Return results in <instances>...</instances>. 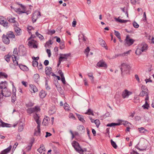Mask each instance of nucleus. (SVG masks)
<instances>
[{
	"instance_id": "obj_33",
	"label": "nucleus",
	"mask_w": 154,
	"mask_h": 154,
	"mask_svg": "<svg viewBox=\"0 0 154 154\" xmlns=\"http://www.w3.org/2000/svg\"><path fill=\"white\" fill-rule=\"evenodd\" d=\"M51 68L50 67H47L45 69L46 74L48 75H49L51 73Z\"/></svg>"
},
{
	"instance_id": "obj_39",
	"label": "nucleus",
	"mask_w": 154,
	"mask_h": 154,
	"mask_svg": "<svg viewBox=\"0 0 154 154\" xmlns=\"http://www.w3.org/2000/svg\"><path fill=\"white\" fill-rule=\"evenodd\" d=\"M78 118L79 120L82 122H85V120L83 116L80 115H78Z\"/></svg>"
},
{
	"instance_id": "obj_43",
	"label": "nucleus",
	"mask_w": 154,
	"mask_h": 154,
	"mask_svg": "<svg viewBox=\"0 0 154 154\" xmlns=\"http://www.w3.org/2000/svg\"><path fill=\"white\" fill-rule=\"evenodd\" d=\"M141 90L142 91H145L147 92L148 91L146 87L144 85H142L141 87Z\"/></svg>"
},
{
	"instance_id": "obj_40",
	"label": "nucleus",
	"mask_w": 154,
	"mask_h": 154,
	"mask_svg": "<svg viewBox=\"0 0 154 154\" xmlns=\"http://www.w3.org/2000/svg\"><path fill=\"white\" fill-rule=\"evenodd\" d=\"M114 33L115 35L119 39H121V37L120 33L118 31L114 30Z\"/></svg>"
},
{
	"instance_id": "obj_14",
	"label": "nucleus",
	"mask_w": 154,
	"mask_h": 154,
	"mask_svg": "<svg viewBox=\"0 0 154 154\" xmlns=\"http://www.w3.org/2000/svg\"><path fill=\"white\" fill-rule=\"evenodd\" d=\"M29 90L32 93H35L38 91V89L35 86L33 85H30Z\"/></svg>"
},
{
	"instance_id": "obj_64",
	"label": "nucleus",
	"mask_w": 154,
	"mask_h": 154,
	"mask_svg": "<svg viewBox=\"0 0 154 154\" xmlns=\"http://www.w3.org/2000/svg\"><path fill=\"white\" fill-rule=\"evenodd\" d=\"M135 113L134 112H133L130 113L129 117L133 118L134 116Z\"/></svg>"
},
{
	"instance_id": "obj_55",
	"label": "nucleus",
	"mask_w": 154,
	"mask_h": 154,
	"mask_svg": "<svg viewBox=\"0 0 154 154\" xmlns=\"http://www.w3.org/2000/svg\"><path fill=\"white\" fill-rule=\"evenodd\" d=\"M130 51H131L130 50V51H129L126 52H125V53H122V54H119V56H125V55L126 54H129V53Z\"/></svg>"
},
{
	"instance_id": "obj_50",
	"label": "nucleus",
	"mask_w": 154,
	"mask_h": 154,
	"mask_svg": "<svg viewBox=\"0 0 154 154\" xmlns=\"http://www.w3.org/2000/svg\"><path fill=\"white\" fill-rule=\"evenodd\" d=\"M35 33L37 36H38L41 40H42L44 39V37L41 34H39L38 32H36Z\"/></svg>"
},
{
	"instance_id": "obj_2",
	"label": "nucleus",
	"mask_w": 154,
	"mask_h": 154,
	"mask_svg": "<svg viewBox=\"0 0 154 154\" xmlns=\"http://www.w3.org/2000/svg\"><path fill=\"white\" fill-rule=\"evenodd\" d=\"M20 7L17 8H15V10L19 14H21L27 12L26 8L25 6L22 4L19 5Z\"/></svg>"
},
{
	"instance_id": "obj_57",
	"label": "nucleus",
	"mask_w": 154,
	"mask_h": 154,
	"mask_svg": "<svg viewBox=\"0 0 154 154\" xmlns=\"http://www.w3.org/2000/svg\"><path fill=\"white\" fill-rule=\"evenodd\" d=\"M90 51V49L88 47L85 50V53L88 56L89 52Z\"/></svg>"
},
{
	"instance_id": "obj_24",
	"label": "nucleus",
	"mask_w": 154,
	"mask_h": 154,
	"mask_svg": "<svg viewBox=\"0 0 154 154\" xmlns=\"http://www.w3.org/2000/svg\"><path fill=\"white\" fill-rule=\"evenodd\" d=\"M7 36L9 38H14L15 37V35L13 33V32L11 31L8 32L7 33Z\"/></svg>"
},
{
	"instance_id": "obj_42",
	"label": "nucleus",
	"mask_w": 154,
	"mask_h": 154,
	"mask_svg": "<svg viewBox=\"0 0 154 154\" xmlns=\"http://www.w3.org/2000/svg\"><path fill=\"white\" fill-rule=\"evenodd\" d=\"M64 108L66 110L69 111V106L66 103L64 104Z\"/></svg>"
},
{
	"instance_id": "obj_18",
	"label": "nucleus",
	"mask_w": 154,
	"mask_h": 154,
	"mask_svg": "<svg viewBox=\"0 0 154 154\" xmlns=\"http://www.w3.org/2000/svg\"><path fill=\"white\" fill-rule=\"evenodd\" d=\"M33 117L38 125H40L41 122L39 120V117L37 114H34Z\"/></svg>"
},
{
	"instance_id": "obj_49",
	"label": "nucleus",
	"mask_w": 154,
	"mask_h": 154,
	"mask_svg": "<svg viewBox=\"0 0 154 154\" xmlns=\"http://www.w3.org/2000/svg\"><path fill=\"white\" fill-rule=\"evenodd\" d=\"M140 0H131V2L133 5H135L137 2L139 3Z\"/></svg>"
},
{
	"instance_id": "obj_8",
	"label": "nucleus",
	"mask_w": 154,
	"mask_h": 154,
	"mask_svg": "<svg viewBox=\"0 0 154 154\" xmlns=\"http://www.w3.org/2000/svg\"><path fill=\"white\" fill-rule=\"evenodd\" d=\"M132 94V92L129 91L125 89L122 92V96L123 98L125 99V98H128L129 96Z\"/></svg>"
},
{
	"instance_id": "obj_22",
	"label": "nucleus",
	"mask_w": 154,
	"mask_h": 154,
	"mask_svg": "<svg viewBox=\"0 0 154 154\" xmlns=\"http://www.w3.org/2000/svg\"><path fill=\"white\" fill-rule=\"evenodd\" d=\"M14 29L17 35H19L21 34V30L19 27H16L14 28Z\"/></svg>"
},
{
	"instance_id": "obj_56",
	"label": "nucleus",
	"mask_w": 154,
	"mask_h": 154,
	"mask_svg": "<svg viewBox=\"0 0 154 154\" xmlns=\"http://www.w3.org/2000/svg\"><path fill=\"white\" fill-rule=\"evenodd\" d=\"M46 52L48 54V57H50L51 55L50 50L48 49H47L46 50Z\"/></svg>"
},
{
	"instance_id": "obj_15",
	"label": "nucleus",
	"mask_w": 154,
	"mask_h": 154,
	"mask_svg": "<svg viewBox=\"0 0 154 154\" xmlns=\"http://www.w3.org/2000/svg\"><path fill=\"white\" fill-rule=\"evenodd\" d=\"M2 41L5 44H8L10 42V40L5 35H3L2 37Z\"/></svg>"
},
{
	"instance_id": "obj_60",
	"label": "nucleus",
	"mask_w": 154,
	"mask_h": 154,
	"mask_svg": "<svg viewBox=\"0 0 154 154\" xmlns=\"http://www.w3.org/2000/svg\"><path fill=\"white\" fill-rule=\"evenodd\" d=\"M52 44V42L51 40H49V41L46 42L45 46H46V45L49 46L50 45H51Z\"/></svg>"
},
{
	"instance_id": "obj_4",
	"label": "nucleus",
	"mask_w": 154,
	"mask_h": 154,
	"mask_svg": "<svg viewBox=\"0 0 154 154\" xmlns=\"http://www.w3.org/2000/svg\"><path fill=\"white\" fill-rule=\"evenodd\" d=\"M131 68L130 66L126 63H122L121 66V70L122 73L123 72L129 70Z\"/></svg>"
},
{
	"instance_id": "obj_54",
	"label": "nucleus",
	"mask_w": 154,
	"mask_h": 154,
	"mask_svg": "<svg viewBox=\"0 0 154 154\" xmlns=\"http://www.w3.org/2000/svg\"><path fill=\"white\" fill-rule=\"evenodd\" d=\"M117 21L121 23H125L127 22V20H122L120 19H117Z\"/></svg>"
},
{
	"instance_id": "obj_28",
	"label": "nucleus",
	"mask_w": 154,
	"mask_h": 154,
	"mask_svg": "<svg viewBox=\"0 0 154 154\" xmlns=\"http://www.w3.org/2000/svg\"><path fill=\"white\" fill-rule=\"evenodd\" d=\"M7 19L8 21L11 23H14L15 22V18L14 17L9 16L7 17Z\"/></svg>"
},
{
	"instance_id": "obj_12",
	"label": "nucleus",
	"mask_w": 154,
	"mask_h": 154,
	"mask_svg": "<svg viewBox=\"0 0 154 154\" xmlns=\"http://www.w3.org/2000/svg\"><path fill=\"white\" fill-rule=\"evenodd\" d=\"M40 127V125H38L36 128L35 129L34 134L36 136H40L41 135V133Z\"/></svg>"
},
{
	"instance_id": "obj_59",
	"label": "nucleus",
	"mask_w": 154,
	"mask_h": 154,
	"mask_svg": "<svg viewBox=\"0 0 154 154\" xmlns=\"http://www.w3.org/2000/svg\"><path fill=\"white\" fill-rule=\"evenodd\" d=\"M33 105V103H32L31 102H29L28 103V104H26V107H32Z\"/></svg>"
},
{
	"instance_id": "obj_52",
	"label": "nucleus",
	"mask_w": 154,
	"mask_h": 154,
	"mask_svg": "<svg viewBox=\"0 0 154 154\" xmlns=\"http://www.w3.org/2000/svg\"><path fill=\"white\" fill-rule=\"evenodd\" d=\"M133 25L134 27L135 28H138L139 26V25L135 21H134L133 23Z\"/></svg>"
},
{
	"instance_id": "obj_35",
	"label": "nucleus",
	"mask_w": 154,
	"mask_h": 154,
	"mask_svg": "<svg viewBox=\"0 0 154 154\" xmlns=\"http://www.w3.org/2000/svg\"><path fill=\"white\" fill-rule=\"evenodd\" d=\"M8 77V75L5 73L3 72H0V78H6Z\"/></svg>"
},
{
	"instance_id": "obj_16",
	"label": "nucleus",
	"mask_w": 154,
	"mask_h": 154,
	"mask_svg": "<svg viewBox=\"0 0 154 154\" xmlns=\"http://www.w3.org/2000/svg\"><path fill=\"white\" fill-rule=\"evenodd\" d=\"M38 151L41 154H45V149L43 145H41L40 147L38 149Z\"/></svg>"
},
{
	"instance_id": "obj_45",
	"label": "nucleus",
	"mask_w": 154,
	"mask_h": 154,
	"mask_svg": "<svg viewBox=\"0 0 154 154\" xmlns=\"http://www.w3.org/2000/svg\"><path fill=\"white\" fill-rule=\"evenodd\" d=\"M24 128V125L22 124V125H20L18 127V131L19 132H21L22 131Z\"/></svg>"
},
{
	"instance_id": "obj_41",
	"label": "nucleus",
	"mask_w": 154,
	"mask_h": 154,
	"mask_svg": "<svg viewBox=\"0 0 154 154\" xmlns=\"http://www.w3.org/2000/svg\"><path fill=\"white\" fill-rule=\"evenodd\" d=\"M111 143L112 145L115 149L117 148V146L116 144L112 140H111Z\"/></svg>"
},
{
	"instance_id": "obj_63",
	"label": "nucleus",
	"mask_w": 154,
	"mask_h": 154,
	"mask_svg": "<svg viewBox=\"0 0 154 154\" xmlns=\"http://www.w3.org/2000/svg\"><path fill=\"white\" fill-rule=\"evenodd\" d=\"M21 83L24 86L26 87L27 86V85H28L27 82H24V81H23L21 82Z\"/></svg>"
},
{
	"instance_id": "obj_38",
	"label": "nucleus",
	"mask_w": 154,
	"mask_h": 154,
	"mask_svg": "<svg viewBox=\"0 0 154 154\" xmlns=\"http://www.w3.org/2000/svg\"><path fill=\"white\" fill-rule=\"evenodd\" d=\"M56 87L57 90L61 94L63 93V90L61 87L59 85H56Z\"/></svg>"
},
{
	"instance_id": "obj_20",
	"label": "nucleus",
	"mask_w": 154,
	"mask_h": 154,
	"mask_svg": "<svg viewBox=\"0 0 154 154\" xmlns=\"http://www.w3.org/2000/svg\"><path fill=\"white\" fill-rule=\"evenodd\" d=\"M46 95V93L43 90H42L39 94V96L42 98H43L45 97Z\"/></svg>"
},
{
	"instance_id": "obj_30",
	"label": "nucleus",
	"mask_w": 154,
	"mask_h": 154,
	"mask_svg": "<svg viewBox=\"0 0 154 154\" xmlns=\"http://www.w3.org/2000/svg\"><path fill=\"white\" fill-rule=\"evenodd\" d=\"M18 52L17 48H15L14 49L13 52V54L11 55V57H12V56L13 57H17V56L18 55Z\"/></svg>"
},
{
	"instance_id": "obj_7",
	"label": "nucleus",
	"mask_w": 154,
	"mask_h": 154,
	"mask_svg": "<svg viewBox=\"0 0 154 154\" xmlns=\"http://www.w3.org/2000/svg\"><path fill=\"white\" fill-rule=\"evenodd\" d=\"M37 42L34 40H32L29 41L28 45L31 48H37Z\"/></svg>"
},
{
	"instance_id": "obj_36",
	"label": "nucleus",
	"mask_w": 154,
	"mask_h": 154,
	"mask_svg": "<svg viewBox=\"0 0 154 154\" xmlns=\"http://www.w3.org/2000/svg\"><path fill=\"white\" fill-rule=\"evenodd\" d=\"M120 125V123H112L110 124H108L107 125V126H109V127H112L113 126H114L116 125Z\"/></svg>"
},
{
	"instance_id": "obj_48",
	"label": "nucleus",
	"mask_w": 154,
	"mask_h": 154,
	"mask_svg": "<svg viewBox=\"0 0 154 154\" xmlns=\"http://www.w3.org/2000/svg\"><path fill=\"white\" fill-rule=\"evenodd\" d=\"M147 94H148L147 92L141 91L139 94V95L141 97H143L145 94L146 95Z\"/></svg>"
},
{
	"instance_id": "obj_26",
	"label": "nucleus",
	"mask_w": 154,
	"mask_h": 154,
	"mask_svg": "<svg viewBox=\"0 0 154 154\" xmlns=\"http://www.w3.org/2000/svg\"><path fill=\"white\" fill-rule=\"evenodd\" d=\"M11 57V55L9 53L8 54L5 55L4 58L5 60L8 63L10 62Z\"/></svg>"
},
{
	"instance_id": "obj_53",
	"label": "nucleus",
	"mask_w": 154,
	"mask_h": 154,
	"mask_svg": "<svg viewBox=\"0 0 154 154\" xmlns=\"http://www.w3.org/2000/svg\"><path fill=\"white\" fill-rule=\"evenodd\" d=\"M37 67L38 70H42V65L41 63H40L39 65L38 64Z\"/></svg>"
},
{
	"instance_id": "obj_25",
	"label": "nucleus",
	"mask_w": 154,
	"mask_h": 154,
	"mask_svg": "<svg viewBox=\"0 0 154 154\" xmlns=\"http://www.w3.org/2000/svg\"><path fill=\"white\" fill-rule=\"evenodd\" d=\"M97 65L98 66L106 67V63L102 61H100L98 62L97 64Z\"/></svg>"
},
{
	"instance_id": "obj_5",
	"label": "nucleus",
	"mask_w": 154,
	"mask_h": 154,
	"mask_svg": "<svg viewBox=\"0 0 154 154\" xmlns=\"http://www.w3.org/2000/svg\"><path fill=\"white\" fill-rule=\"evenodd\" d=\"M11 94V93L9 90L5 87L3 89L2 92L1 98L3 97V96H4L6 97H9L10 96Z\"/></svg>"
},
{
	"instance_id": "obj_23",
	"label": "nucleus",
	"mask_w": 154,
	"mask_h": 154,
	"mask_svg": "<svg viewBox=\"0 0 154 154\" xmlns=\"http://www.w3.org/2000/svg\"><path fill=\"white\" fill-rule=\"evenodd\" d=\"M70 55V54H60V58H62L63 59H66L67 57L69 56Z\"/></svg>"
},
{
	"instance_id": "obj_19",
	"label": "nucleus",
	"mask_w": 154,
	"mask_h": 154,
	"mask_svg": "<svg viewBox=\"0 0 154 154\" xmlns=\"http://www.w3.org/2000/svg\"><path fill=\"white\" fill-rule=\"evenodd\" d=\"M0 123H1L0 124V127H10L9 126V125H10V124L4 122L1 119H0Z\"/></svg>"
},
{
	"instance_id": "obj_34",
	"label": "nucleus",
	"mask_w": 154,
	"mask_h": 154,
	"mask_svg": "<svg viewBox=\"0 0 154 154\" xmlns=\"http://www.w3.org/2000/svg\"><path fill=\"white\" fill-rule=\"evenodd\" d=\"M12 60L14 63V64L15 66H17L18 65V62L17 61L18 60V58L17 57H13V56H12Z\"/></svg>"
},
{
	"instance_id": "obj_44",
	"label": "nucleus",
	"mask_w": 154,
	"mask_h": 154,
	"mask_svg": "<svg viewBox=\"0 0 154 154\" xmlns=\"http://www.w3.org/2000/svg\"><path fill=\"white\" fill-rule=\"evenodd\" d=\"M95 124H96V126L97 128H98L99 125L100 124V120L99 119H96L95 120V122H94Z\"/></svg>"
},
{
	"instance_id": "obj_1",
	"label": "nucleus",
	"mask_w": 154,
	"mask_h": 154,
	"mask_svg": "<svg viewBox=\"0 0 154 154\" xmlns=\"http://www.w3.org/2000/svg\"><path fill=\"white\" fill-rule=\"evenodd\" d=\"M147 45L145 43H142L139 45L137 49L135 51V53L137 55H140L142 52L145 51L147 50Z\"/></svg>"
},
{
	"instance_id": "obj_62",
	"label": "nucleus",
	"mask_w": 154,
	"mask_h": 154,
	"mask_svg": "<svg viewBox=\"0 0 154 154\" xmlns=\"http://www.w3.org/2000/svg\"><path fill=\"white\" fill-rule=\"evenodd\" d=\"M61 81L64 84H66V81L65 80V78L64 76L61 77Z\"/></svg>"
},
{
	"instance_id": "obj_58",
	"label": "nucleus",
	"mask_w": 154,
	"mask_h": 154,
	"mask_svg": "<svg viewBox=\"0 0 154 154\" xmlns=\"http://www.w3.org/2000/svg\"><path fill=\"white\" fill-rule=\"evenodd\" d=\"M88 75L90 79H91V80L92 81H93L94 79V77L93 76V74L92 73H89L88 74Z\"/></svg>"
},
{
	"instance_id": "obj_9",
	"label": "nucleus",
	"mask_w": 154,
	"mask_h": 154,
	"mask_svg": "<svg viewBox=\"0 0 154 154\" xmlns=\"http://www.w3.org/2000/svg\"><path fill=\"white\" fill-rule=\"evenodd\" d=\"M40 16V13L39 11H36L33 14L32 16V20L33 22H35L38 18Z\"/></svg>"
},
{
	"instance_id": "obj_11",
	"label": "nucleus",
	"mask_w": 154,
	"mask_h": 154,
	"mask_svg": "<svg viewBox=\"0 0 154 154\" xmlns=\"http://www.w3.org/2000/svg\"><path fill=\"white\" fill-rule=\"evenodd\" d=\"M134 42L132 39L130 38L128 36H127L125 40V45L128 46H130Z\"/></svg>"
},
{
	"instance_id": "obj_6",
	"label": "nucleus",
	"mask_w": 154,
	"mask_h": 154,
	"mask_svg": "<svg viewBox=\"0 0 154 154\" xmlns=\"http://www.w3.org/2000/svg\"><path fill=\"white\" fill-rule=\"evenodd\" d=\"M40 108L38 106H35L33 108L28 109L27 112L28 113L31 114L34 112H38L40 111Z\"/></svg>"
},
{
	"instance_id": "obj_29",
	"label": "nucleus",
	"mask_w": 154,
	"mask_h": 154,
	"mask_svg": "<svg viewBox=\"0 0 154 154\" xmlns=\"http://www.w3.org/2000/svg\"><path fill=\"white\" fill-rule=\"evenodd\" d=\"M139 132L141 133H143L144 134L146 133V132L148 133V131L147 130L145 129L143 127H141L138 128Z\"/></svg>"
},
{
	"instance_id": "obj_21",
	"label": "nucleus",
	"mask_w": 154,
	"mask_h": 154,
	"mask_svg": "<svg viewBox=\"0 0 154 154\" xmlns=\"http://www.w3.org/2000/svg\"><path fill=\"white\" fill-rule=\"evenodd\" d=\"M11 149V146H10L7 149L4 150L1 153V154H6Z\"/></svg>"
},
{
	"instance_id": "obj_10",
	"label": "nucleus",
	"mask_w": 154,
	"mask_h": 154,
	"mask_svg": "<svg viewBox=\"0 0 154 154\" xmlns=\"http://www.w3.org/2000/svg\"><path fill=\"white\" fill-rule=\"evenodd\" d=\"M0 23L4 27L7 26L8 25V23L5 18L2 16H0Z\"/></svg>"
},
{
	"instance_id": "obj_46",
	"label": "nucleus",
	"mask_w": 154,
	"mask_h": 154,
	"mask_svg": "<svg viewBox=\"0 0 154 154\" xmlns=\"http://www.w3.org/2000/svg\"><path fill=\"white\" fill-rule=\"evenodd\" d=\"M55 32V31L54 30H49L48 31V34L50 35H52Z\"/></svg>"
},
{
	"instance_id": "obj_47",
	"label": "nucleus",
	"mask_w": 154,
	"mask_h": 154,
	"mask_svg": "<svg viewBox=\"0 0 154 154\" xmlns=\"http://www.w3.org/2000/svg\"><path fill=\"white\" fill-rule=\"evenodd\" d=\"M85 113L89 115H91L93 116L94 115L93 111L90 109H89L88 110V112Z\"/></svg>"
},
{
	"instance_id": "obj_51",
	"label": "nucleus",
	"mask_w": 154,
	"mask_h": 154,
	"mask_svg": "<svg viewBox=\"0 0 154 154\" xmlns=\"http://www.w3.org/2000/svg\"><path fill=\"white\" fill-rule=\"evenodd\" d=\"M38 64V63L36 61L34 60L32 61V65L33 66L37 67Z\"/></svg>"
},
{
	"instance_id": "obj_13",
	"label": "nucleus",
	"mask_w": 154,
	"mask_h": 154,
	"mask_svg": "<svg viewBox=\"0 0 154 154\" xmlns=\"http://www.w3.org/2000/svg\"><path fill=\"white\" fill-rule=\"evenodd\" d=\"M19 51L20 53L23 55L26 53V48L23 46L20 45L19 48Z\"/></svg>"
},
{
	"instance_id": "obj_27",
	"label": "nucleus",
	"mask_w": 154,
	"mask_h": 154,
	"mask_svg": "<svg viewBox=\"0 0 154 154\" xmlns=\"http://www.w3.org/2000/svg\"><path fill=\"white\" fill-rule=\"evenodd\" d=\"M50 120L49 118L46 117L43 119L42 124L43 125H48L49 121Z\"/></svg>"
},
{
	"instance_id": "obj_31",
	"label": "nucleus",
	"mask_w": 154,
	"mask_h": 154,
	"mask_svg": "<svg viewBox=\"0 0 154 154\" xmlns=\"http://www.w3.org/2000/svg\"><path fill=\"white\" fill-rule=\"evenodd\" d=\"M142 107L143 108V109H148L150 106L147 102L145 101V104L142 106Z\"/></svg>"
},
{
	"instance_id": "obj_3",
	"label": "nucleus",
	"mask_w": 154,
	"mask_h": 154,
	"mask_svg": "<svg viewBox=\"0 0 154 154\" xmlns=\"http://www.w3.org/2000/svg\"><path fill=\"white\" fill-rule=\"evenodd\" d=\"M72 145L76 151L79 153H80L81 152H83V151L80 147L79 144L76 141H73L72 143Z\"/></svg>"
},
{
	"instance_id": "obj_37",
	"label": "nucleus",
	"mask_w": 154,
	"mask_h": 154,
	"mask_svg": "<svg viewBox=\"0 0 154 154\" xmlns=\"http://www.w3.org/2000/svg\"><path fill=\"white\" fill-rule=\"evenodd\" d=\"M100 43L101 45L103 47H106V43L102 39H100L99 40Z\"/></svg>"
},
{
	"instance_id": "obj_61",
	"label": "nucleus",
	"mask_w": 154,
	"mask_h": 154,
	"mask_svg": "<svg viewBox=\"0 0 154 154\" xmlns=\"http://www.w3.org/2000/svg\"><path fill=\"white\" fill-rule=\"evenodd\" d=\"M69 117L70 118L75 119V118L74 116L72 113H70L69 115Z\"/></svg>"
},
{
	"instance_id": "obj_17",
	"label": "nucleus",
	"mask_w": 154,
	"mask_h": 154,
	"mask_svg": "<svg viewBox=\"0 0 154 154\" xmlns=\"http://www.w3.org/2000/svg\"><path fill=\"white\" fill-rule=\"evenodd\" d=\"M33 79L34 81L36 83H38L40 80V76L38 74H36L34 75Z\"/></svg>"
},
{
	"instance_id": "obj_32",
	"label": "nucleus",
	"mask_w": 154,
	"mask_h": 154,
	"mask_svg": "<svg viewBox=\"0 0 154 154\" xmlns=\"http://www.w3.org/2000/svg\"><path fill=\"white\" fill-rule=\"evenodd\" d=\"M19 66L20 69L23 71H27L28 70V68L25 66L19 65Z\"/></svg>"
}]
</instances>
